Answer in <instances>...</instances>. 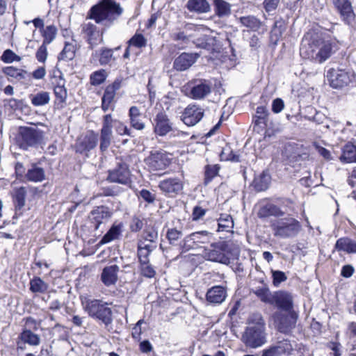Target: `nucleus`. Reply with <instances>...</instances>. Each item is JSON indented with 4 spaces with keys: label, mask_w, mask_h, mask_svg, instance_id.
<instances>
[{
    "label": "nucleus",
    "mask_w": 356,
    "mask_h": 356,
    "mask_svg": "<svg viewBox=\"0 0 356 356\" xmlns=\"http://www.w3.org/2000/svg\"><path fill=\"white\" fill-rule=\"evenodd\" d=\"M107 76L108 74L105 70H96L90 75V83L93 86H99L105 82Z\"/></svg>",
    "instance_id": "48"
},
{
    "label": "nucleus",
    "mask_w": 356,
    "mask_h": 356,
    "mask_svg": "<svg viewBox=\"0 0 356 356\" xmlns=\"http://www.w3.org/2000/svg\"><path fill=\"white\" fill-rule=\"evenodd\" d=\"M270 176L263 171L257 177H255L252 181V187L256 192H263L266 191L270 184Z\"/></svg>",
    "instance_id": "35"
},
{
    "label": "nucleus",
    "mask_w": 356,
    "mask_h": 356,
    "mask_svg": "<svg viewBox=\"0 0 356 356\" xmlns=\"http://www.w3.org/2000/svg\"><path fill=\"white\" fill-rule=\"evenodd\" d=\"M213 6L215 15L220 18L228 17L232 13V5L225 0H213Z\"/></svg>",
    "instance_id": "37"
},
{
    "label": "nucleus",
    "mask_w": 356,
    "mask_h": 356,
    "mask_svg": "<svg viewBox=\"0 0 356 356\" xmlns=\"http://www.w3.org/2000/svg\"><path fill=\"white\" fill-rule=\"evenodd\" d=\"M144 323V321L143 319L139 320L133 327L131 330V337L132 338L139 341L141 339V334H142V329H141V325Z\"/></svg>",
    "instance_id": "60"
},
{
    "label": "nucleus",
    "mask_w": 356,
    "mask_h": 356,
    "mask_svg": "<svg viewBox=\"0 0 356 356\" xmlns=\"http://www.w3.org/2000/svg\"><path fill=\"white\" fill-rule=\"evenodd\" d=\"M139 193V197H141L145 202L149 204L153 203L155 200V195L152 193L147 189H142Z\"/></svg>",
    "instance_id": "63"
},
{
    "label": "nucleus",
    "mask_w": 356,
    "mask_h": 356,
    "mask_svg": "<svg viewBox=\"0 0 356 356\" xmlns=\"http://www.w3.org/2000/svg\"><path fill=\"white\" fill-rule=\"evenodd\" d=\"M207 210L200 206H195L192 210L191 218L193 221H198L203 218Z\"/></svg>",
    "instance_id": "58"
},
{
    "label": "nucleus",
    "mask_w": 356,
    "mask_h": 356,
    "mask_svg": "<svg viewBox=\"0 0 356 356\" xmlns=\"http://www.w3.org/2000/svg\"><path fill=\"white\" fill-rule=\"evenodd\" d=\"M269 113L266 108L264 106H257L256 113L252 117L253 131L261 133L266 130Z\"/></svg>",
    "instance_id": "24"
},
{
    "label": "nucleus",
    "mask_w": 356,
    "mask_h": 356,
    "mask_svg": "<svg viewBox=\"0 0 356 356\" xmlns=\"http://www.w3.org/2000/svg\"><path fill=\"white\" fill-rule=\"evenodd\" d=\"M60 274L59 272L51 271L47 277L48 282H51L53 286H56L58 289H61L64 287L63 284L65 280Z\"/></svg>",
    "instance_id": "53"
},
{
    "label": "nucleus",
    "mask_w": 356,
    "mask_h": 356,
    "mask_svg": "<svg viewBox=\"0 0 356 356\" xmlns=\"http://www.w3.org/2000/svg\"><path fill=\"white\" fill-rule=\"evenodd\" d=\"M238 21L242 26L252 31H258L262 26V22L254 15L240 17Z\"/></svg>",
    "instance_id": "42"
},
{
    "label": "nucleus",
    "mask_w": 356,
    "mask_h": 356,
    "mask_svg": "<svg viewBox=\"0 0 356 356\" xmlns=\"http://www.w3.org/2000/svg\"><path fill=\"white\" fill-rule=\"evenodd\" d=\"M49 84L54 90V108L55 110L64 108L67 106V92L65 86V80L60 70L54 68L49 72Z\"/></svg>",
    "instance_id": "6"
},
{
    "label": "nucleus",
    "mask_w": 356,
    "mask_h": 356,
    "mask_svg": "<svg viewBox=\"0 0 356 356\" xmlns=\"http://www.w3.org/2000/svg\"><path fill=\"white\" fill-rule=\"evenodd\" d=\"M205 255L203 256L200 254H193L188 255V261L191 267L197 268L200 264H202L204 261Z\"/></svg>",
    "instance_id": "59"
},
{
    "label": "nucleus",
    "mask_w": 356,
    "mask_h": 356,
    "mask_svg": "<svg viewBox=\"0 0 356 356\" xmlns=\"http://www.w3.org/2000/svg\"><path fill=\"white\" fill-rule=\"evenodd\" d=\"M182 235V232L177 228L168 229L165 234L169 243L171 245H176L179 241L180 242Z\"/></svg>",
    "instance_id": "52"
},
{
    "label": "nucleus",
    "mask_w": 356,
    "mask_h": 356,
    "mask_svg": "<svg viewBox=\"0 0 356 356\" xmlns=\"http://www.w3.org/2000/svg\"><path fill=\"white\" fill-rule=\"evenodd\" d=\"M273 284L275 287L280 286V284L286 281L287 277L286 274L280 270H274L272 272Z\"/></svg>",
    "instance_id": "57"
},
{
    "label": "nucleus",
    "mask_w": 356,
    "mask_h": 356,
    "mask_svg": "<svg viewBox=\"0 0 356 356\" xmlns=\"http://www.w3.org/2000/svg\"><path fill=\"white\" fill-rule=\"evenodd\" d=\"M3 72L6 75L18 81L26 79V76L29 75L26 71L15 68L13 66L4 67Z\"/></svg>",
    "instance_id": "49"
},
{
    "label": "nucleus",
    "mask_w": 356,
    "mask_h": 356,
    "mask_svg": "<svg viewBox=\"0 0 356 356\" xmlns=\"http://www.w3.org/2000/svg\"><path fill=\"white\" fill-rule=\"evenodd\" d=\"M265 323H257L245 327L241 336V341L246 347L257 348L266 342Z\"/></svg>",
    "instance_id": "8"
},
{
    "label": "nucleus",
    "mask_w": 356,
    "mask_h": 356,
    "mask_svg": "<svg viewBox=\"0 0 356 356\" xmlns=\"http://www.w3.org/2000/svg\"><path fill=\"white\" fill-rule=\"evenodd\" d=\"M129 124L131 128L137 131H143L145 128L144 121L145 115L141 112L140 108L132 106L128 111Z\"/></svg>",
    "instance_id": "26"
},
{
    "label": "nucleus",
    "mask_w": 356,
    "mask_h": 356,
    "mask_svg": "<svg viewBox=\"0 0 356 356\" xmlns=\"http://www.w3.org/2000/svg\"><path fill=\"white\" fill-rule=\"evenodd\" d=\"M154 250V247L150 243H146L145 241L140 240L137 245V256L139 263L149 261V257Z\"/></svg>",
    "instance_id": "38"
},
{
    "label": "nucleus",
    "mask_w": 356,
    "mask_h": 356,
    "mask_svg": "<svg viewBox=\"0 0 356 356\" xmlns=\"http://www.w3.org/2000/svg\"><path fill=\"white\" fill-rule=\"evenodd\" d=\"M197 48H202L208 51H214L217 46L216 38L211 35L204 34L193 41Z\"/></svg>",
    "instance_id": "33"
},
{
    "label": "nucleus",
    "mask_w": 356,
    "mask_h": 356,
    "mask_svg": "<svg viewBox=\"0 0 356 356\" xmlns=\"http://www.w3.org/2000/svg\"><path fill=\"white\" fill-rule=\"evenodd\" d=\"M106 180L131 187L132 181L128 165L125 163H118L115 168L108 171Z\"/></svg>",
    "instance_id": "15"
},
{
    "label": "nucleus",
    "mask_w": 356,
    "mask_h": 356,
    "mask_svg": "<svg viewBox=\"0 0 356 356\" xmlns=\"http://www.w3.org/2000/svg\"><path fill=\"white\" fill-rule=\"evenodd\" d=\"M218 221V232H232L234 226V222L230 214L222 213L220 214Z\"/></svg>",
    "instance_id": "40"
},
{
    "label": "nucleus",
    "mask_w": 356,
    "mask_h": 356,
    "mask_svg": "<svg viewBox=\"0 0 356 356\" xmlns=\"http://www.w3.org/2000/svg\"><path fill=\"white\" fill-rule=\"evenodd\" d=\"M293 347L291 341L282 338L273 343L261 351V356H291Z\"/></svg>",
    "instance_id": "14"
},
{
    "label": "nucleus",
    "mask_w": 356,
    "mask_h": 356,
    "mask_svg": "<svg viewBox=\"0 0 356 356\" xmlns=\"http://www.w3.org/2000/svg\"><path fill=\"white\" fill-rule=\"evenodd\" d=\"M221 166L219 164H207L204 167L203 185L208 186L215 177L219 176Z\"/></svg>",
    "instance_id": "36"
},
{
    "label": "nucleus",
    "mask_w": 356,
    "mask_h": 356,
    "mask_svg": "<svg viewBox=\"0 0 356 356\" xmlns=\"http://www.w3.org/2000/svg\"><path fill=\"white\" fill-rule=\"evenodd\" d=\"M264 302L276 306L283 312L293 311V297L290 293L284 291H275L271 294L270 291H254Z\"/></svg>",
    "instance_id": "7"
},
{
    "label": "nucleus",
    "mask_w": 356,
    "mask_h": 356,
    "mask_svg": "<svg viewBox=\"0 0 356 356\" xmlns=\"http://www.w3.org/2000/svg\"><path fill=\"white\" fill-rule=\"evenodd\" d=\"M238 246H231L227 241H218L211 243L209 248H204V253L207 260L223 264L230 263V257L238 256Z\"/></svg>",
    "instance_id": "5"
},
{
    "label": "nucleus",
    "mask_w": 356,
    "mask_h": 356,
    "mask_svg": "<svg viewBox=\"0 0 356 356\" xmlns=\"http://www.w3.org/2000/svg\"><path fill=\"white\" fill-rule=\"evenodd\" d=\"M332 53V43L330 42H323L322 46L321 47L318 53L316 54L315 56H314L313 55H312L311 56L314 58L319 63H322L331 56Z\"/></svg>",
    "instance_id": "44"
},
{
    "label": "nucleus",
    "mask_w": 356,
    "mask_h": 356,
    "mask_svg": "<svg viewBox=\"0 0 356 356\" xmlns=\"http://www.w3.org/2000/svg\"><path fill=\"white\" fill-rule=\"evenodd\" d=\"M30 99L31 103L35 106H42L44 104V92H39L36 95H31Z\"/></svg>",
    "instance_id": "62"
},
{
    "label": "nucleus",
    "mask_w": 356,
    "mask_h": 356,
    "mask_svg": "<svg viewBox=\"0 0 356 356\" xmlns=\"http://www.w3.org/2000/svg\"><path fill=\"white\" fill-rule=\"evenodd\" d=\"M204 282L209 286L208 289H227V281L223 274L211 272L205 275Z\"/></svg>",
    "instance_id": "28"
},
{
    "label": "nucleus",
    "mask_w": 356,
    "mask_h": 356,
    "mask_svg": "<svg viewBox=\"0 0 356 356\" xmlns=\"http://www.w3.org/2000/svg\"><path fill=\"white\" fill-rule=\"evenodd\" d=\"M26 195V189L25 187H19L15 191L14 203L16 214L19 212L21 214V210L25 204V197Z\"/></svg>",
    "instance_id": "45"
},
{
    "label": "nucleus",
    "mask_w": 356,
    "mask_h": 356,
    "mask_svg": "<svg viewBox=\"0 0 356 356\" xmlns=\"http://www.w3.org/2000/svg\"><path fill=\"white\" fill-rule=\"evenodd\" d=\"M140 264V270L141 274L146 277L152 278L156 275V271L152 267V266L149 264V261H145L144 264L143 262Z\"/></svg>",
    "instance_id": "55"
},
{
    "label": "nucleus",
    "mask_w": 356,
    "mask_h": 356,
    "mask_svg": "<svg viewBox=\"0 0 356 356\" xmlns=\"http://www.w3.org/2000/svg\"><path fill=\"white\" fill-rule=\"evenodd\" d=\"M123 13V8L115 0H100L87 12L86 19H92L103 26L102 30L92 22L81 25V33L83 39L92 49L104 40V29H109L118 20Z\"/></svg>",
    "instance_id": "2"
},
{
    "label": "nucleus",
    "mask_w": 356,
    "mask_h": 356,
    "mask_svg": "<svg viewBox=\"0 0 356 356\" xmlns=\"http://www.w3.org/2000/svg\"><path fill=\"white\" fill-rule=\"evenodd\" d=\"M220 159L226 161L238 163L241 161L240 156L234 152L229 145L223 147L220 153Z\"/></svg>",
    "instance_id": "50"
},
{
    "label": "nucleus",
    "mask_w": 356,
    "mask_h": 356,
    "mask_svg": "<svg viewBox=\"0 0 356 356\" xmlns=\"http://www.w3.org/2000/svg\"><path fill=\"white\" fill-rule=\"evenodd\" d=\"M122 85V79L116 78L104 88L101 99V108L104 113L115 110L118 102V91L121 88Z\"/></svg>",
    "instance_id": "12"
},
{
    "label": "nucleus",
    "mask_w": 356,
    "mask_h": 356,
    "mask_svg": "<svg viewBox=\"0 0 356 356\" xmlns=\"http://www.w3.org/2000/svg\"><path fill=\"white\" fill-rule=\"evenodd\" d=\"M332 3L345 24H350L355 19L356 15L350 0H332Z\"/></svg>",
    "instance_id": "21"
},
{
    "label": "nucleus",
    "mask_w": 356,
    "mask_h": 356,
    "mask_svg": "<svg viewBox=\"0 0 356 356\" xmlns=\"http://www.w3.org/2000/svg\"><path fill=\"white\" fill-rule=\"evenodd\" d=\"M327 78L332 88L341 89L352 81L350 73L344 70L330 68L327 70Z\"/></svg>",
    "instance_id": "18"
},
{
    "label": "nucleus",
    "mask_w": 356,
    "mask_h": 356,
    "mask_svg": "<svg viewBox=\"0 0 356 356\" xmlns=\"http://www.w3.org/2000/svg\"><path fill=\"white\" fill-rule=\"evenodd\" d=\"M80 232L83 240L90 244L94 243L103 233V231H98L88 221L81 226Z\"/></svg>",
    "instance_id": "30"
},
{
    "label": "nucleus",
    "mask_w": 356,
    "mask_h": 356,
    "mask_svg": "<svg viewBox=\"0 0 356 356\" xmlns=\"http://www.w3.org/2000/svg\"><path fill=\"white\" fill-rule=\"evenodd\" d=\"M172 125L166 112L161 110L154 118L153 131L155 135L163 137L173 130Z\"/></svg>",
    "instance_id": "19"
},
{
    "label": "nucleus",
    "mask_w": 356,
    "mask_h": 356,
    "mask_svg": "<svg viewBox=\"0 0 356 356\" xmlns=\"http://www.w3.org/2000/svg\"><path fill=\"white\" fill-rule=\"evenodd\" d=\"M184 178L170 177L161 180L158 187L162 193L168 197H175L183 193Z\"/></svg>",
    "instance_id": "13"
},
{
    "label": "nucleus",
    "mask_w": 356,
    "mask_h": 356,
    "mask_svg": "<svg viewBox=\"0 0 356 356\" xmlns=\"http://www.w3.org/2000/svg\"><path fill=\"white\" fill-rule=\"evenodd\" d=\"M172 154L163 149H152L144 161L150 171H162L172 162Z\"/></svg>",
    "instance_id": "9"
},
{
    "label": "nucleus",
    "mask_w": 356,
    "mask_h": 356,
    "mask_svg": "<svg viewBox=\"0 0 356 356\" xmlns=\"http://www.w3.org/2000/svg\"><path fill=\"white\" fill-rule=\"evenodd\" d=\"M144 227V218L140 216H133L129 222V227L131 232L136 233L142 230Z\"/></svg>",
    "instance_id": "51"
},
{
    "label": "nucleus",
    "mask_w": 356,
    "mask_h": 356,
    "mask_svg": "<svg viewBox=\"0 0 356 356\" xmlns=\"http://www.w3.org/2000/svg\"><path fill=\"white\" fill-rule=\"evenodd\" d=\"M280 0H264L263 2V6L267 13L275 10L280 3Z\"/></svg>",
    "instance_id": "64"
},
{
    "label": "nucleus",
    "mask_w": 356,
    "mask_h": 356,
    "mask_svg": "<svg viewBox=\"0 0 356 356\" xmlns=\"http://www.w3.org/2000/svg\"><path fill=\"white\" fill-rule=\"evenodd\" d=\"M26 178L30 181L40 182L44 179V170L38 164H33L28 170Z\"/></svg>",
    "instance_id": "43"
},
{
    "label": "nucleus",
    "mask_w": 356,
    "mask_h": 356,
    "mask_svg": "<svg viewBox=\"0 0 356 356\" xmlns=\"http://www.w3.org/2000/svg\"><path fill=\"white\" fill-rule=\"evenodd\" d=\"M42 137V132L33 128H21L17 138L19 147L26 149L30 146L36 145Z\"/></svg>",
    "instance_id": "20"
},
{
    "label": "nucleus",
    "mask_w": 356,
    "mask_h": 356,
    "mask_svg": "<svg viewBox=\"0 0 356 356\" xmlns=\"http://www.w3.org/2000/svg\"><path fill=\"white\" fill-rule=\"evenodd\" d=\"M343 252L346 254H356V241L347 237H341L337 240L333 251Z\"/></svg>",
    "instance_id": "31"
},
{
    "label": "nucleus",
    "mask_w": 356,
    "mask_h": 356,
    "mask_svg": "<svg viewBox=\"0 0 356 356\" xmlns=\"http://www.w3.org/2000/svg\"><path fill=\"white\" fill-rule=\"evenodd\" d=\"M122 224L118 225H113L106 234L102 238L100 244H105L109 243L116 238L120 235Z\"/></svg>",
    "instance_id": "47"
},
{
    "label": "nucleus",
    "mask_w": 356,
    "mask_h": 356,
    "mask_svg": "<svg viewBox=\"0 0 356 356\" xmlns=\"http://www.w3.org/2000/svg\"><path fill=\"white\" fill-rule=\"evenodd\" d=\"M80 300L83 309L90 317L104 323L106 327L111 324L113 312L106 302H103L101 300L92 299L88 296H81Z\"/></svg>",
    "instance_id": "4"
},
{
    "label": "nucleus",
    "mask_w": 356,
    "mask_h": 356,
    "mask_svg": "<svg viewBox=\"0 0 356 356\" xmlns=\"http://www.w3.org/2000/svg\"><path fill=\"white\" fill-rule=\"evenodd\" d=\"M204 115V108L195 103H192L184 108L181 120L186 126L193 127L200 122Z\"/></svg>",
    "instance_id": "17"
},
{
    "label": "nucleus",
    "mask_w": 356,
    "mask_h": 356,
    "mask_svg": "<svg viewBox=\"0 0 356 356\" xmlns=\"http://www.w3.org/2000/svg\"><path fill=\"white\" fill-rule=\"evenodd\" d=\"M199 57L197 53L183 52L175 59L173 68L177 71H184L195 63Z\"/></svg>",
    "instance_id": "25"
},
{
    "label": "nucleus",
    "mask_w": 356,
    "mask_h": 356,
    "mask_svg": "<svg viewBox=\"0 0 356 356\" xmlns=\"http://www.w3.org/2000/svg\"><path fill=\"white\" fill-rule=\"evenodd\" d=\"M147 40L141 33L136 32L127 42V47L122 55L124 59H129L130 57V48L134 47L138 49H142L147 46Z\"/></svg>",
    "instance_id": "29"
},
{
    "label": "nucleus",
    "mask_w": 356,
    "mask_h": 356,
    "mask_svg": "<svg viewBox=\"0 0 356 356\" xmlns=\"http://www.w3.org/2000/svg\"><path fill=\"white\" fill-rule=\"evenodd\" d=\"M282 156L289 162H297L303 158V156H307L304 152V146L296 143H287L284 145L282 149Z\"/></svg>",
    "instance_id": "23"
},
{
    "label": "nucleus",
    "mask_w": 356,
    "mask_h": 356,
    "mask_svg": "<svg viewBox=\"0 0 356 356\" xmlns=\"http://www.w3.org/2000/svg\"><path fill=\"white\" fill-rule=\"evenodd\" d=\"M111 216L112 212L108 207L98 206L90 212L87 221L98 230L101 225L107 221Z\"/></svg>",
    "instance_id": "22"
},
{
    "label": "nucleus",
    "mask_w": 356,
    "mask_h": 356,
    "mask_svg": "<svg viewBox=\"0 0 356 356\" xmlns=\"http://www.w3.org/2000/svg\"><path fill=\"white\" fill-rule=\"evenodd\" d=\"M186 8L191 13L197 14L207 13L211 10V6L207 0H188Z\"/></svg>",
    "instance_id": "32"
},
{
    "label": "nucleus",
    "mask_w": 356,
    "mask_h": 356,
    "mask_svg": "<svg viewBox=\"0 0 356 356\" xmlns=\"http://www.w3.org/2000/svg\"><path fill=\"white\" fill-rule=\"evenodd\" d=\"M340 160L346 163L356 162V145L350 142L346 143L342 148Z\"/></svg>",
    "instance_id": "39"
},
{
    "label": "nucleus",
    "mask_w": 356,
    "mask_h": 356,
    "mask_svg": "<svg viewBox=\"0 0 356 356\" xmlns=\"http://www.w3.org/2000/svg\"><path fill=\"white\" fill-rule=\"evenodd\" d=\"M211 234L208 231H199L191 233L184 236L179 243L181 252L204 248L210 243Z\"/></svg>",
    "instance_id": "11"
},
{
    "label": "nucleus",
    "mask_w": 356,
    "mask_h": 356,
    "mask_svg": "<svg viewBox=\"0 0 356 356\" xmlns=\"http://www.w3.org/2000/svg\"><path fill=\"white\" fill-rule=\"evenodd\" d=\"M113 118L111 114L103 116L102 127L99 134L94 130H88L80 134L76 139L72 149L75 154L83 158H89L99 142V152L104 154L108 151L113 140Z\"/></svg>",
    "instance_id": "3"
},
{
    "label": "nucleus",
    "mask_w": 356,
    "mask_h": 356,
    "mask_svg": "<svg viewBox=\"0 0 356 356\" xmlns=\"http://www.w3.org/2000/svg\"><path fill=\"white\" fill-rule=\"evenodd\" d=\"M1 59L3 62L6 63H10L13 61H19L21 58L15 54L12 50L6 49L3 51Z\"/></svg>",
    "instance_id": "56"
},
{
    "label": "nucleus",
    "mask_w": 356,
    "mask_h": 356,
    "mask_svg": "<svg viewBox=\"0 0 356 356\" xmlns=\"http://www.w3.org/2000/svg\"><path fill=\"white\" fill-rule=\"evenodd\" d=\"M184 91L193 99H202L211 92V86L206 80H195L188 82L184 86Z\"/></svg>",
    "instance_id": "16"
},
{
    "label": "nucleus",
    "mask_w": 356,
    "mask_h": 356,
    "mask_svg": "<svg viewBox=\"0 0 356 356\" xmlns=\"http://www.w3.org/2000/svg\"><path fill=\"white\" fill-rule=\"evenodd\" d=\"M119 267L114 264L104 268L101 279L102 282L107 286L114 284L118 280V272Z\"/></svg>",
    "instance_id": "34"
},
{
    "label": "nucleus",
    "mask_w": 356,
    "mask_h": 356,
    "mask_svg": "<svg viewBox=\"0 0 356 356\" xmlns=\"http://www.w3.org/2000/svg\"><path fill=\"white\" fill-rule=\"evenodd\" d=\"M327 348L330 349L332 353H330L333 356H341V345L338 341H330L327 343Z\"/></svg>",
    "instance_id": "61"
},
{
    "label": "nucleus",
    "mask_w": 356,
    "mask_h": 356,
    "mask_svg": "<svg viewBox=\"0 0 356 356\" xmlns=\"http://www.w3.org/2000/svg\"><path fill=\"white\" fill-rule=\"evenodd\" d=\"M273 317L276 330L280 333L290 334L296 326L298 313L295 310L276 312Z\"/></svg>",
    "instance_id": "10"
},
{
    "label": "nucleus",
    "mask_w": 356,
    "mask_h": 356,
    "mask_svg": "<svg viewBox=\"0 0 356 356\" xmlns=\"http://www.w3.org/2000/svg\"><path fill=\"white\" fill-rule=\"evenodd\" d=\"M21 340L30 345H38L40 339L38 335L33 334L29 330H25L21 334Z\"/></svg>",
    "instance_id": "54"
},
{
    "label": "nucleus",
    "mask_w": 356,
    "mask_h": 356,
    "mask_svg": "<svg viewBox=\"0 0 356 356\" xmlns=\"http://www.w3.org/2000/svg\"><path fill=\"white\" fill-rule=\"evenodd\" d=\"M77 50L76 42H65L64 47L58 56L59 60H72L76 56Z\"/></svg>",
    "instance_id": "41"
},
{
    "label": "nucleus",
    "mask_w": 356,
    "mask_h": 356,
    "mask_svg": "<svg viewBox=\"0 0 356 356\" xmlns=\"http://www.w3.org/2000/svg\"><path fill=\"white\" fill-rule=\"evenodd\" d=\"M122 46L114 48L102 47L99 51L98 60L101 65H112L115 63L120 55H115V52L121 50Z\"/></svg>",
    "instance_id": "27"
},
{
    "label": "nucleus",
    "mask_w": 356,
    "mask_h": 356,
    "mask_svg": "<svg viewBox=\"0 0 356 356\" xmlns=\"http://www.w3.org/2000/svg\"><path fill=\"white\" fill-rule=\"evenodd\" d=\"M227 291H207L206 300L211 304H220L222 302L226 296Z\"/></svg>",
    "instance_id": "46"
},
{
    "label": "nucleus",
    "mask_w": 356,
    "mask_h": 356,
    "mask_svg": "<svg viewBox=\"0 0 356 356\" xmlns=\"http://www.w3.org/2000/svg\"><path fill=\"white\" fill-rule=\"evenodd\" d=\"M279 205L272 202H267L261 205L257 212L260 219H266L271 216L275 218L270 220L269 227L275 238L280 239L293 238L299 235L302 230L300 221L296 218L288 215L283 217L286 211L295 212L296 202L289 197H280L276 199Z\"/></svg>",
    "instance_id": "1"
}]
</instances>
